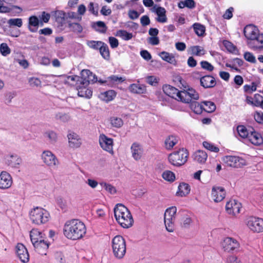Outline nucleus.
I'll list each match as a JSON object with an SVG mask.
<instances>
[{
	"mask_svg": "<svg viewBox=\"0 0 263 263\" xmlns=\"http://www.w3.org/2000/svg\"><path fill=\"white\" fill-rule=\"evenodd\" d=\"M63 232L68 239L75 240L83 237L86 229L83 222L78 219H73L66 222Z\"/></svg>",
	"mask_w": 263,
	"mask_h": 263,
	"instance_id": "1",
	"label": "nucleus"
},
{
	"mask_svg": "<svg viewBox=\"0 0 263 263\" xmlns=\"http://www.w3.org/2000/svg\"><path fill=\"white\" fill-rule=\"evenodd\" d=\"M114 215L116 220L124 228L130 227L133 223L131 213L128 209L121 203L117 204L114 208Z\"/></svg>",
	"mask_w": 263,
	"mask_h": 263,
	"instance_id": "2",
	"label": "nucleus"
},
{
	"mask_svg": "<svg viewBox=\"0 0 263 263\" xmlns=\"http://www.w3.org/2000/svg\"><path fill=\"white\" fill-rule=\"evenodd\" d=\"M112 252L115 257L122 259L126 253V242L124 238L120 235L114 237L111 241Z\"/></svg>",
	"mask_w": 263,
	"mask_h": 263,
	"instance_id": "3",
	"label": "nucleus"
},
{
	"mask_svg": "<svg viewBox=\"0 0 263 263\" xmlns=\"http://www.w3.org/2000/svg\"><path fill=\"white\" fill-rule=\"evenodd\" d=\"M189 157V153L186 149L181 148L169 154L168 160L173 165L179 167L184 164Z\"/></svg>",
	"mask_w": 263,
	"mask_h": 263,
	"instance_id": "4",
	"label": "nucleus"
},
{
	"mask_svg": "<svg viewBox=\"0 0 263 263\" xmlns=\"http://www.w3.org/2000/svg\"><path fill=\"white\" fill-rule=\"evenodd\" d=\"M30 218L32 223L41 224L49 220V214L46 210L40 207H36L30 212Z\"/></svg>",
	"mask_w": 263,
	"mask_h": 263,
	"instance_id": "5",
	"label": "nucleus"
},
{
	"mask_svg": "<svg viewBox=\"0 0 263 263\" xmlns=\"http://www.w3.org/2000/svg\"><path fill=\"white\" fill-rule=\"evenodd\" d=\"M222 160L227 166L234 168H241L247 165L246 161L238 156H226Z\"/></svg>",
	"mask_w": 263,
	"mask_h": 263,
	"instance_id": "6",
	"label": "nucleus"
},
{
	"mask_svg": "<svg viewBox=\"0 0 263 263\" xmlns=\"http://www.w3.org/2000/svg\"><path fill=\"white\" fill-rule=\"evenodd\" d=\"M81 74V77H79L78 82L80 83L81 86L78 85L77 88H79V87H86L90 82L94 83L98 81L97 77L93 74L92 72L88 69L82 70Z\"/></svg>",
	"mask_w": 263,
	"mask_h": 263,
	"instance_id": "7",
	"label": "nucleus"
},
{
	"mask_svg": "<svg viewBox=\"0 0 263 263\" xmlns=\"http://www.w3.org/2000/svg\"><path fill=\"white\" fill-rule=\"evenodd\" d=\"M247 225L253 232L260 233L263 232V219L256 217H250L247 219Z\"/></svg>",
	"mask_w": 263,
	"mask_h": 263,
	"instance_id": "8",
	"label": "nucleus"
},
{
	"mask_svg": "<svg viewBox=\"0 0 263 263\" xmlns=\"http://www.w3.org/2000/svg\"><path fill=\"white\" fill-rule=\"evenodd\" d=\"M44 163L51 167H57L59 164L57 157L50 151H45L42 154Z\"/></svg>",
	"mask_w": 263,
	"mask_h": 263,
	"instance_id": "9",
	"label": "nucleus"
},
{
	"mask_svg": "<svg viewBox=\"0 0 263 263\" xmlns=\"http://www.w3.org/2000/svg\"><path fill=\"white\" fill-rule=\"evenodd\" d=\"M99 144L101 148L110 154H113V140L107 137L104 134H101L99 139Z\"/></svg>",
	"mask_w": 263,
	"mask_h": 263,
	"instance_id": "10",
	"label": "nucleus"
},
{
	"mask_svg": "<svg viewBox=\"0 0 263 263\" xmlns=\"http://www.w3.org/2000/svg\"><path fill=\"white\" fill-rule=\"evenodd\" d=\"M248 47L253 50H260L263 49V33H259L251 41H247Z\"/></svg>",
	"mask_w": 263,
	"mask_h": 263,
	"instance_id": "11",
	"label": "nucleus"
},
{
	"mask_svg": "<svg viewBox=\"0 0 263 263\" xmlns=\"http://www.w3.org/2000/svg\"><path fill=\"white\" fill-rule=\"evenodd\" d=\"M13 181L9 173L2 171L0 174V189L6 190L11 187Z\"/></svg>",
	"mask_w": 263,
	"mask_h": 263,
	"instance_id": "12",
	"label": "nucleus"
},
{
	"mask_svg": "<svg viewBox=\"0 0 263 263\" xmlns=\"http://www.w3.org/2000/svg\"><path fill=\"white\" fill-rule=\"evenodd\" d=\"M5 163L13 168H18L22 163V159L16 154H10L5 157Z\"/></svg>",
	"mask_w": 263,
	"mask_h": 263,
	"instance_id": "13",
	"label": "nucleus"
},
{
	"mask_svg": "<svg viewBox=\"0 0 263 263\" xmlns=\"http://www.w3.org/2000/svg\"><path fill=\"white\" fill-rule=\"evenodd\" d=\"M243 33L247 41H251L259 33V31L255 26L250 24L245 27Z\"/></svg>",
	"mask_w": 263,
	"mask_h": 263,
	"instance_id": "14",
	"label": "nucleus"
},
{
	"mask_svg": "<svg viewBox=\"0 0 263 263\" xmlns=\"http://www.w3.org/2000/svg\"><path fill=\"white\" fill-rule=\"evenodd\" d=\"M69 146L72 148H78L82 145V140L76 133L70 132L67 135Z\"/></svg>",
	"mask_w": 263,
	"mask_h": 263,
	"instance_id": "15",
	"label": "nucleus"
},
{
	"mask_svg": "<svg viewBox=\"0 0 263 263\" xmlns=\"http://www.w3.org/2000/svg\"><path fill=\"white\" fill-rule=\"evenodd\" d=\"M223 247L224 251L230 252L238 249L239 243L236 240L231 237H227L224 240Z\"/></svg>",
	"mask_w": 263,
	"mask_h": 263,
	"instance_id": "16",
	"label": "nucleus"
},
{
	"mask_svg": "<svg viewBox=\"0 0 263 263\" xmlns=\"http://www.w3.org/2000/svg\"><path fill=\"white\" fill-rule=\"evenodd\" d=\"M16 253L23 262H27L29 259V256L26 247L22 243H18L16 247Z\"/></svg>",
	"mask_w": 263,
	"mask_h": 263,
	"instance_id": "17",
	"label": "nucleus"
},
{
	"mask_svg": "<svg viewBox=\"0 0 263 263\" xmlns=\"http://www.w3.org/2000/svg\"><path fill=\"white\" fill-rule=\"evenodd\" d=\"M130 150L132 157L136 161L141 159L143 154V149L140 144L134 142L131 146Z\"/></svg>",
	"mask_w": 263,
	"mask_h": 263,
	"instance_id": "18",
	"label": "nucleus"
},
{
	"mask_svg": "<svg viewBox=\"0 0 263 263\" xmlns=\"http://www.w3.org/2000/svg\"><path fill=\"white\" fill-rule=\"evenodd\" d=\"M200 82L201 86L204 88H213L216 84L215 79L210 75L204 76L200 78Z\"/></svg>",
	"mask_w": 263,
	"mask_h": 263,
	"instance_id": "19",
	"label": "nucleus"
},
{
	"mask_svg": "<svg viewBox=\"0 0 263 263\" xmlns=\"http://www.w3.org/2000/svg\"><path fill=\"white\" fill-rule=\"evenodd\" d=\"M224 190L222 187H213L212 191V197L215 202L222 201L225 197Z\"/></svg>",
	"mask_w": 263,
	"mask_h": 263,
	"instance_id": "20",
	"label": "nucleus"
},
{
	"mask_svg": "<svg viewBox=\"0 0 263 263\" xmlns=\"http://www.w3.org/2000/svg\"><path fill=\"white\" fill-rule=\"evenodd\" d=\"M240 205L241 204L235 200H230L227 203L226 209L229 213L235 214L240 212Z\"/></svg>",
	"mask_w": 263,
	"mask_h": 263,
	"instance_id": "21",
	"label": "nucleus"
},
{
	"mask_svg": "<svg viewBox=\"0 0 263 263\" xmlns=\"http://www.w3.org/2000/svg\"><path fill=\"white\" fill-rule=\"evenodd\" d=\"M30 237L32 243H35L45 239V234L37 229H33L30 232Z\"/></svg>",
	"mask_w": 263,
	"mask_h": 263,
	"instance_id": "22",
	"label": "nucleus"
},
{
	"mask_svg": "<svg viewBox=\"0 0 263 263\" xmlns=\"http://www.w3.org/2000/svg\"><path fill=\"white\" fill-rule=\"evenodd\" d=\"M248 138L254 145H259L263 143V139L260 134L256 132L252 128L250 130V134Z\"/></svg>",
	"mask_w": 263,
	"mask_h": 263,
	"instance_id": "23",
	"label": "nucleus"
},
{
	"mask_svg": "<svg viewBox=\"0 0 263 263\" xmlns=\"http://www.w3.org/2000/svg\"><path fill=\"white\" fill-rule=\"evenodd\" d=\"M32 245L38 253L46 255V252L49 247V244L45 241V239Z\"/></svg>",
	"mask_w": 263,
	"mask_h": 263,
	"instance_id": "24",
	"label": "nucleus"
},
{
	"mask_svg": "<svg viewBox=\"0 0 263 263\" xmlns=\"http://www.w3.org/2000/svg\"><path fill=\"white\" fill-rule=\"evenodd\" d=\"M129 90L134 93L141 94L146 92V89L144 85L140 84H132L128 87Z\"/></svg>",
	"mask_w": 263,
	"mask_h": 263,
	"instance_id": "25",
	"label": "nucleus"
},
{
	"mask_svg": "<svg viewBox=\"0 0 263 263\" xmlns=\"http://www.w3.org/2000/svg\"><path fill=\"white\" fill-rule=\"evenodd\" d=\"M163 90L166 95L172 98H175V96L177 97L179 92V90L178 89L170 85L163 86Z\"/></svg>",
	"mask_w": 263,
	"mask_h": 263,
	"instance_id": "26",
	"label": "nucleus"
},
{
	"mask_svg": "<svg viewBox=\"0 0 263 263\" xmlns=\"http://www.w3.org/2000/svg\"><path fill=\"white\" fill-rule=\"evenodd\" d=\"M39 25V20L36 16H31L29 18L28 29L32 32L37 31Z\"/></svg>",
	"mask_w": 263,
	"mask_h": 263,
	"instance_id": "27",
	"label": "nucleus"
},
{
	"mask_svg": "<svg viewBox=\"0 0 263 263\" xmlns=\"http://www.w3.org/2000/svg\"><path fill=\"white\" fill-rule=\"evenodd\" d=\"M125 81V79L121 77L112 75L106 80L107 85L112 87L114 85L121 83Z\"/></svg>",
	"mask_w": 263,
	"mask_h": 263,
	"instance_id": "28",
	"label": "nucleus"
},
{
	"mask_svg": "<svg viewBox=\"0 0 263 263\" xmlns=\"http://www.w3.org/2000/svg\"><path fill=\"white\" fill-rule=\"evenodd\" d=\"M207 157L208 154L203 151L199 150L194 154V160L200 163H204L206 161Z\"/></svg>",
	"mask_w": 263,
	"mask_h": 263,
	"instance_id": "29",
	"label": "nucleus"
},
{
	"mask_svg": "<svg viewBox=\"0 0 263 263\" xmlns=\"http://www.w3.org/2000/svg\"><path fill=\"white\" fill-rule=\"evenodd\" d=\"M190 192V185L187 183L182 182L178 186V191L177 192V195L181 197L185 196L189 194Z\"/></svg>",
	"mask_w": 263,
	"mask_h": 263,
	"instance_id": "30",
	"label": "nucleus"
},
{
	"mask_svg": "<svg viewBox=\"0 0 263 263\" xmlns=\"http://www.w3.org/2000/svg\"><path fill=\"white\" fill-rule=\"evenodd\" d=\"M177 212L175 206H172L167 209L164 215V219L166 220H175V215Z\"/></svg>",
	"mask_w": 263,
	"mask_h": 263,
	"instance_id": "31",
	"label": "nucleus"
},
{
	"mask_svg": "<svg viewBox=\"0 0 263 263\" xmlns=\"http://www.w3.org/2000/svg\"><path fill=\"white\" fill-rule=\"evenodd\" d=\"M160 56L164 61L170 64L174 65L176 64V59L173 54H170L165 51H162L160 53Z\"/></svg>",
	"mask_w": 263,
	"mask_h": 263,
	"instance_id": "32",
	"label": "nucleus"
},
{
	"mask_svg": "<svg viewBox=\"0 0 263 263\" xmlns=\"http://www.w3.org/2000/svg\"><path fill=\"white\" fill-rule=\"evenodd\" d=\"M78 95L79 97L90 98L92 96V91L86 87H79L77 88Z\"/></svg>",
	"mask_w": 263,
	"mask_h": 263,
	"instance_id": "33",
	"label": "nucleus"
},
{
	"mask_svg": "<svg viewBox=\"0 0 263 263\" xmlns=\"http://www.w3.org/2000/svg\"><path fill=\"white\" fill-rule=\"evenodd\" d=\"M177 97L179 100L183 103H189L192 102L191 97H190L186 90L179 91Z\"/></svg>",
	"mask_w": 263,
	"mask_h": 263,
	"instance_id": "34",
	"label": "nucleus"
},
{
	"mask_svg": "<svg viewBox=\"0 0 263 263\" xmlns=\"http://www.w3.org/2000/svg\"><path fill=\"white\" fill-rule=\"evenodd\" d=\"M190 107L196 114H200L204 110L203 104H199L198 102L193 101L190 104Z\"/></svg>",
	"mask_w": 263,
	"mask_h": 263,
	"instance_id": "35",
	"label": "nucleus"
},
{
	"mask_svg": "<svg viewBox=\"0 0 263 263\" xmlns=\"http://www.w3.org/2000/svg\"><path fill=\"white\" fill-rule=\"evenodd\" d=\"M44 137L47 138L51 144H54L58 140L57 134L53 130H48L45 133Z\"/></svg>",
	"mask_w": 263,
	"mask_h": 263,
	"instance_id": "36",
	"label": "nucleus"
},
{
	"mask_svg": "<svg viewBox=\"0 0 263 263\" xmlns=\"http://www.w3.org/2000/svg\"><path fill=\"white\" fill-rule=\"evenodd\" d=\"M237 130L240 137L246 138H249L251 130L248 129L243 125H238L237 127Z\"/></svg>",
	"mask_w": 263,
	"mask_h": 263,
	"instance_id": "37",
	"label": "nucleus"
},
{
	"mask_svg": "<svg viewBox=\"0 0 263 263\" xmlns=\"http://www.w3.org/2000/svg\"><path fill=\"white\" fill-rule=\"evenodd\" d=\"M92 27L97 31L102 33H105L107 29V27L104 22L102 21L97 22L93 24Z\"/></svg>",
	"mask_w": 263,
	"mask_h": 263,
	"instance_id": "38",
	"label": "nucleus"
},
{
	"mask_svg": "<svg viewBox=\"0 0 263 263\" xmlns=\"http://www.w3.org/2000/svg\"><path fill=\"white\" fill-rule=\"evenodd\" d=\"M100 53L102 57L105 59H108L109 58V51L108 46L103 42L101 47H100Z\"/></svg>",
	"mask_w": 263,
	"mask_h": 263,
	"instance_id": "39",
	"label": "nucleus"
},
{
	"mask_svg": "<svg viewBox=\"0 0 263 263\" xmlns=\"http://www.w3.org/2000/svg\"><path fill=\"white\" fill-rule=\"evenodd\" d=\"M205 107L204 110L208 112H212L216 109V105L214 102L211 101H203L202 102Z\"/></svg>",
	"mask_w": 263,
	"mask_h": 263,
	"instance_id": "40",
	"label": "nucleus"
},
{
	"mask_svg": "<svg viewBox=\"0 0 263 263\" xmlns=\"http://www.w3.org/2000/svg\"><path fill=\"white\" fill-rule=\"evenodd\" d=\"M116 95V92L112 90L107 91L101 94L103 99L106 102L112 100Z\"/></svg>",
	"mask_w": 263,
	"mask_h": 263,
	"instance_id": "41",
	"label": "nucleus"
},
{
	"mask_svg": "<svg viewBox=\"0 0 263 263\" xmlns=\"http://www.w3.org/2000/svg\"><path fill=\"white\" fill-rule=\"evenodd\" d=\"M177 140L173 136H170L165 140V144L166 149H171L177 143Z\"/></svg>",
	"mask_w": 263,
	"mask_h": 263,
	"instance_id": "42",
	"label": "nucleus"
},
{
	"mask_svg": "<svg viewBox=\"0 0 263 263\" xmlns=\"http://www.w3.org/2000/svg\"><path fill=\"white\" fill-rule=\"evenodd\" d=\"M117 36L122 37V39L127 41L130 40L133 37V34L128 33L126 30H119L117 32Z\"/></svg>",
	"mask_w": 263,
	"mask_h": 263,
	"instance_id": "43",
	"label": "nucleus"
},
{
	"mask_svg": "<svg viewBox=\"0 0 263 263\" xmlns=\"http://www.w3.org/2000/svg\"><path fill=\"white\" fill-rule=\"evenodd\" d=\"M193 27L194 28V30L196 33V34L198 36H202L204 33L205 27L203 25H202L199 23H195L193 25Z\"/></svg>",
	"mask_w": 263,
	"mask_h": 263,
	"instance_id": "44",
	"label": "nucleus"
},
{
	"mask_svg": "<svg viewBox=\"0 0 263 263\" xmlns=\"http://www.w3.org/2000/svg\"><path fill=\"white\" fill-rule=\"evenodd\" d=\"M65 13L63 11L58 10L54 12L56 22L61 24V26H62V24L65 21Z\"/></svg>",
	"mask_w": 263,
	"mask_h": 263,
	"instance_id": "45",
	"label": "nucleus"
},
{
	"mask_svg": "<svg viewBox=\"0 0 263 263\" xmlns=\"http://www.w3.org/2000/svg\"><path fill=\"white\" fill-rule=\"evenodd\" d=\"M162 176L164 179L170 182H173L175 179V176L173 172L171 171H164Z\"/></svg>",
	"mask_w": 263,
	"mask_h": 263,
	"instance_id": "46",
	"label": "nucleus"
},
{
	"mask_svg": "<svg viewBox=\"0 0 263 263\" xmlns=\"http://www.w3.org/2000/svg\"><path fill=\"white\" fill-rule=\"evenodd\" d=\"M55 119L63 122H67L70 120V116L67 114L58 112L55 115Z\"/></svg>",
	"mask_w": 263,
	"mask_h": 263,
	"instance_id": "47",
	"label": "nucleus"
},
{
	"mask_svg": "<svg viewBox=\"0 0 263 263\" xmlns=\"http://www.w3.org/2000/svg\"><path fill=\"white\" fill-rule=\"evenodd\" d=\"M111 125L116 128L121 127L123 124V121L121 118L113 117L110 118Z\"/></svg>",
	"mask_w": 263,
	"mask_h": 263,
	"instance_id": "48",
	"label": "nucleus"
},
{
	"mask_svg": "<svg viewBox=\"0 0 263 263\" xmlns=\"http://www.w3.org/2000/svg\"><path fill=\"white\" fill-rule=\"evenodd\" d=\"M68 27L70 28L71 30L77 33H81L83 30L82 26L77 23H69Z\"/></svg>",
	"mask_w": 263,
	"mask_h": 263,
	"instance_id": "49",
	"label": "nucleus"
},
{
	"mask_svg": "<svg viewBox=\"0 0 263 263\" xmlns=\"http://www.w3.org/2000/svg\"><path fill=\"white\" fill-rule=\"evenodd\" d=\"M79 80V77L77 76H67L66 78V79L64 81V83L73 85L74 82H77L76 84L78 85Z\"/></svg>",
	"mask_w": 263,
	"mask_h": 263,
	"instance_id": "50",
	"label": "nucleus"
},
{
	"mask_svg": "<svg viewBox=\"0 0 263 263\" xmlns=\"http://www.w3.org/2000/svg\"><path fill=\"white\" fill-rule=\"evenodd\" d=\"M103 44V42L101 41H89L87 42V45L94 49H100V47Z\"/></svg>",
	"mask_w": 263,
	"mask_h": 263,
	"instance_id": "51",
	"label": "nucleus"
},
{
	"mask_svg": "<svg viewBox=\"0 0 263 263\" xmlns=\"http://www.w3.org/2000/svg\"><path fill=\"white\" fill-rule=\"evenodd\" d=\"M8 23L10 26H15L21 27L22 26L23 22L22 18H11L8 20Z\"/></svg>",
	"mask_w": 263,
	"mask_h": 263,
	"instance_id": "52",
	"label": "nucleus"
},
{
	"mask_svg": "<svg viewBox=\"0 0 263 263\" xmlns=\"http://www.w3.org/2000/svg\"><path fill=\"white\" fill-rule=\"evenodd\" d=\"M203 145L206 149H207L211 152L217 153L219 151V149L218 147L215 146L214 145H213L208 142H206V141L203 142Z\"/></svg>",
	"mask_w": 263,
	"mask_h": 263,
	"instance_id": "53",
	"label": "nucleus"
},
{
	"mask_svg": "<svg viewBox=\"0 0 263 263\" xmlns=\"http://www.w3.org/2000/svg\"><path fill=\"white\" fill-rule=\"evenodd\" d=\"M192 53L196 55L204 54V50L203 48L199 46H195L192 47Z\"/></svg>",
	"mask_w": 263,
	"mask_h": 263,
	"instance_id": "54",
	"label": "nucleus"
},
{
	"mask_svg": "<svg viewBox=\"0 0 263 263\" xmlns=\"http://www.w3.org/2000/svg\"><path fill=\"white\" fill-rule=\"evenodd\" d=\"M0 51L3 55L6 56L10 53V49L6 43L0 45Z\"/></svg>",
	"mask_w": 263,
	"mask_h": 263,
	"instance_id": "55",
	"label": "nucleus"
},
{
	"mask_svg": "<svg viewBox=\"0 0 263 263\" xmlns=\"http://www.w3.org/2000/svg\"><path fill=\"white\" fill-rule=\"evenodd\" d=\"M102 186L104 187L105 190L111 194H115L116 192V190L114 186L110 184H107L105 182L101 183Z\"/></svg>",
	"mask_w": 263,
	"mask_h": 263,
	"instance_id": "56",
	"label": "nucleus"
},
{
	"mask_svg": "<svg viewBox=\"0 0 263 263\" xmlns=\"http://www.w3.org/2000/svg\"><path fill=\"white\" fill-rule=\"evenodd\" d=\"M201 67L208 71H212L214 69V66L209 62L206 61H203L200 62Z\"/></svg>",
	"mask_w": 263,
	"mask_h": 263,
	"instance_id": "57",
	"label": "nucleus"
},
{
	"mask_svg": "<svg viewBox=\"0 0 263 263\" xmlns=\"http://www.w3.org/2000/svg\"><path fill=\"white\" fill-rule=\"evenodd\" d=\"M245 59L252 63H255L256 62L255 57L250 52H246L244 54Z\"/></svg>",
	"mask_w": 263,
	"mask_h": 263,
	"instance_id": "58",
	"label": "nucleus"
},
{
	"mask_svg": "<svg viewBox=\"0 0 263 263\" xmlns=\"http://www.w3.org/2000/svg\"><path fill=\"white\" fill-rule=\"evenodd\" d=\"M223 44L227 49L231 52H234L236 50V47L228 41H224Z\"/></svg>",
	"mask_w": 263,
	"mask_h": 263,
	"instance_id": "59",
	"label": "nucleus"
},
{
	"mask_svg": "<svg viewBox=\"0 0 263 263\" xmlns=\"http://www.w3.org/2000/svg\"><path fill=\"white\" fill-rule=\"evenodd\" d=\"M174 220L164 219V223L167 231L172 232L174 231Z\"/></svg>",
	"mask_w": 263,
	"mask_h": 263,
	"instance_id": "60",
	"label": "nucleus"
},
{
	"mask_svg": "<svg viewBox=\"0 0 263 263\" xmlns=\"http://www.w3.org/2000/svg\"><path fill=\"white\" fill-rule=\"evenodd\" d=\"M257 85L255 83L252 82L251 85H245L243 89L245 92H252L256 90Z\"/></svg>",
	"mask_w": 263,
	"mask_h": 263,
	"instance_id": "61",
	"label": "nucleus"
},
{
	"mask_svg": "<svg viewBox=\"0 0 263 263\" xmlns=\"http://www.w3.org/2000/svg\"><path fill=\"white\" fill-rule=\"evenodd\" d=\"M29 83L32 87H38L41 85V81L39 79L36 78H30Z\"/></svg>",
	"mask_w": 263,
	"mask_h": 263,
	"instance_id": "62",
	"label": "nucleus"
},
{
	"mask_svg": "<svg viewBox=\"0 0 263 263\" xmlns=\"http://www.w3.org/2000/svg\"><path fill=\"white\" fill-rule=\"evenodd\" d=\"M186 91L190 97H191V100H198L199 99V94L195 89L193 88H189Z\"/></svg>",
	"mask_w": 263,
	"mask_h": 263,
	"instance_id": "63",
	"label": "nucleus"
},
{
	"mask_svg": "<svg viewBox=\"0 0 263 263\" xmlns=\"http://www.w3.org/2000/svg\"><path fill=\"white\" fill-rule=\"evenodd\" d=\"M192 223V220L191 217L188 216H186L184 217L182 227L185 228H188L190 227L191 224Z\"/></svg>",
	"mask_w": 263,
	"mask_h": 263,
	"instance_id": "64",
	"label": "nucleus"
}]
</instances>
